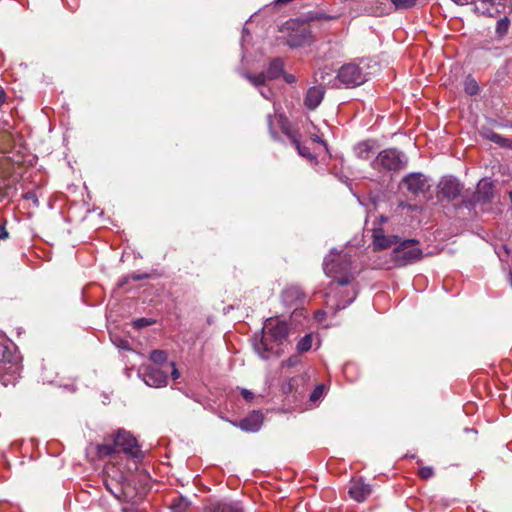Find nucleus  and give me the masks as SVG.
<instances>
[{"mask_svg":"<svg viewBox=\"0 0 512 512\" xmlns=\"http://www.w3.org/2000/svg\"><path fill=\"white\" fill-rule=\"evenodd\" d=\"M286 29L289 32L286 43L291 48H298L310 45L313 40V34L310 28L297 20H290L286 22Z\"/></svg>","mask_w":512,"mask_h":512,"instance_id":"nucleus-5","label":"nucleus"},{"mask_svg":"<svg viewBox=\"0 0 512 512\" xmlns=\"http://www.w3.org/2000/svg\"><path fill=\"white\" fill-rule=\"evenodd\" d=\"M124 473L113 463H108L104 468V485L115 497L120 498L124 492Z\"/></svg>","mask_w":512,"mask_h":512,"instance_id":"nucleus-8","label":"nucleus"},{"mask_svg":"<svg viewBox=\"0 0 512 512\" xmlns=\"http://www.w3.org/2000/svg\"><path fill=\"white\" fill-rule=\"evenodd\" d=\"M361 6L366 13L373 16L389 15L397 11L392 0H362Z\"/></svg>","mask_w":512,"mask_h":512,"instance_id":"nucleus-10","label":"nucleus"},{"mask_svg":"<svg viewBox=\"0 0 512 512\" xmlns=\"http://www.w3.org/2000/svg\"><path fill=\"white\" fill-rule=\"evenodd\" d=\"M284 72V62L281 58H274L270 61L266 71L268 80H274L282 76Z\"/></svg>","mask_w":512,"mask_h":512,"instance_id":"nucleus-23","label":"nucleus"},{"mask_svg":"<svg viewBox=\"0 0 512 512\" xmlns=\"http://www.w3.org/2000/svg\"><path fill=\"white\" fill-rule=\"evenodd\" d=\"M372 488L362 478H354L350 482L349 495L357 502H363L371 494Z\"/></svg>","mask_w":512,"mask_h":512,"instance_id":"nucleus-16","label":"nucleus"},{"mask_svg":"<svg viewBox=\"0 0 512 512\" xmlns=\"http://www.w3.org/2000/svg\"><path fill=\"white\" fill-rule=\"evenodd\" d=\"M282 75H283L284 80H285L287 83H289V84L294 83V82L296 81L295 76H294V75H292V74H285V73L283 72V74H282Z\"/></svg>","mask_w":512,"mask_h":512,"instance_id":"nucleus-41","label":"nucleus"},{"mask_svg":"<svg viewBox=\"0 0 512 512\" xmlns=\"http://www.w3.org/2000/svg\"><path fill=\"white\" fill-rule=\"evenodd\" d=\"M5 101V95H4V92L3 91H0V106L4 103Z\"/></svg>","mask_w":512,"mask_h":512,"instance_id":"nucleus-47","label":"nucleus"},{"mask_svg":"<svg viewBox=\"0 0 512 512\" xmlns=\"http://www.w3.org/2000/svg\"><path fill=\"white\" fill-rule=\"evenodd\" d=\"M150 360L156 364H162L167 360V354L163 350H153L150 353Z\"/></svg>","mask_w":512,"mask_h":512,"instance_id":"nucleus-29","label":"nucleus"},{"mask_svg":"<svg viewBox=\"0 0 512 512\" xmlns=\"http://www.w3.org/2000/svg\"><path fill=\"white\" fill-rule=\"evenodd\" d=\"M336 18H337L336 16H330V15H325V14H320L317 17V19H322V20H334Z\"/></svg>","mask_w":512,"mask_h":512,"instance_id":"nucleus-44","label":"nucleus"},{"mask_svg":"<svg viewBox=\"0 0 512 512\" xmlns=\"http://www.w3.org/2000/svg\"><path fill=\"white\" fill-rule=\"evenodd\" d=\"M325 316H326V313L323 310H318L315 312V318L319 321L323 320L325 318Z\"/></svg>","mask_w":512,"mask_h":512,"instance_id":"nucleus-43","label":"nucleus"},{"mask_svg":"<svg viewBox=\"0 0 512 512\" xmlns=\"http://www.w3.org/2000/svg\"><path fill=\"white\" fill-rule=\"evenodd\" d=\"M356 294H357V293H356V291H355V290H353V294H352V296L349 298V300H347L343 305H341V304H339V303H338V304H336V306H335V310H340V309L345 308L348 304H350V303L355 299Z\"/></svg>","mask_w":512,"mask_h":512,"instance_id":"nucleus-38","label":"nucleus"},{"mask_svg":"<svg viewBox=\"0 0 512 512\" xmlns=\"http://www.w3.org/2000/svg\"><path fill=\"white\" fill-rule=\"evenodd\" d=\"M399 238L397 236H387L382 228H374L372 230V247L374 251L390 248L397 244Z\"/></svg>","mask_w":512,"mask_h":512,"instance_id":"nucleus-17","label":"nucleus"},{"mask_svg":"<svg viewBox=\"0 0 512 512\" xmlns=\"http://www.w3.org/2000/svg\"><path fill=\"white\" fill-rule=\"evenodd\" d=\"M326 75H327V76H331V75H332V74H331V70H329V71H326L325 69L320 70V71H318V72L315 74V76H316V80H317V81H318V80H320L322 83H325Z\"/></svg>","mask_w":512,"mask_h":512,"instance_id":"nucleus-35","label":"nucleus"},{"mask_svg":"<svg viewBox=\"0 0 512 512\" xmlns=\"http://www.w3.org/2000/svg\"><path fill=\"white\" fill-rule=\"evenodd\" d=\"M439 194L448 200L456 199L463 189L462 184L454 177H444L440 181Z\"/></svg>","mask_w":512,"mask_h":512,"instance_id":"nucleus-13","label":"nucleus"},{"mask_svg":"<svg viewBox=\"0 0 512 512\" xmlns=\"http://www.w3.org/2000/svg\"><path fill=\"white\" fill-rule=\"evenodd\" d=\"M241 395H242V397H243L246 401H248V402H250V401H252V400L254 399V394H253V392H251V391H250V390H248V389H244V388H243V389L241 390Z\"/></svg>","mask_w":512,"mask_h":512,"instance_id":"nucleus-37","label":"nucleus"},{"mask_svg":"<svg viewBox=\"0 0 512 512\" xmlns=\"http://www.w3.org/2000/svg\"><path fill=\"white\" fill-rule=\"evenodd\" d=\"M337 79L347 87H355L365 82V75L358 65L348 63L339 69Z\"/></svg>","mask_w":512,"mask_h":512,"instance_id":"nucleus-9","label":"nucleus"},{"mask_svg":"<svg viewBox=\"0 0 512 512\" xmlns=\"http://www.w3.org/2000/svg\"><path fill=\"white\" fill-rule=\"evenodd\" d=\"M190 503L184 497H177L173 500L171 504L172 512H186L189 508Z\"/></svg>","mask_w":512,"mask_h":512,"instance_id":"nucleus-28","label":"nucleus"},{"mask_svg":"<svg viewBox=\"0 0 512 512\" xmlns=\"http://www.w3.org/2000/svg\"><path fill=\"white\" fill-rule=\"evenodd\" d=\"M418 475L423 480H428L434 476V469L431 466H422L419 468Z\"/></svg>","mask_w":512,"mask_h":512,"instance_id":"nucleus-32","label":"nucleus"},{"mask_svg":"<svg viewBox=\"0 0 512 512\" xmlns=\"http://www.w3.org/2000/svg\"><path fill=\"white\" fill-rule=\"evenodd\" d=\"M509 20L508 18L504 17L500 20L497 21V25H496V32L500 35V36H503L507 33L508 31V28H509Z\"/></svg>","mask_w":512,"mask_h":512,"instance_id":"nucleus-31","label":"nucleus"},{"mask_svg":"<svg viewBox=\"0 0 512 512\" xmlns=\"http://www.w3.org/2000/svg\"><path fill=\"white\" fill-rule=\"evenodd\" d=\"M14 353L12 351L11 344L5 335H0V376L6 369V365L10 366L7 368L12 375L17 373V365L12 364Z\"/></svg>","mask_w":512,"mask_h":512,"instance_id":"nucleus-12","label":"nucleus"},{"mask_svg":"<svg viewBox=\"0 0 512 512\" xmlns=\"http://www.w3.org/2000/svg\"><path fill=\"white\" fill-rule=\"evenodd\" d=\"M245 78L254 86L256 87H263L266 84V81L268 80L267 75L265 73H258V74H245Z\"/></svg>","mask_w":512,"mask_h":512,"instance_id":"nucleus-27","label":"nucleus"},{"mask_svg":"<svg viewBox=\"0 0 512 512\" xmlns=\"http://www.w3.org/2000/svg\"><path fill=\"white\" fill-rule=\"evenodd\" d=\"M377 145L373 140H365L359 142L354 147V153L359 159L368 160L370 159L376 152Z\"/></svg>","mask_w":512,"mask_h":512,"instance_id":"nucleus-22","label":"nucleus"},{"mask_svg":"<svg viewBox=\"0 0 512 512\" xmlns=\"http://www.w3.org/2000/svg\"><path fill=\"white\" fill-rule=\"evenodd\" d=\"M170 365L172 367L171 376L174 380H176L180 377V373H179L178 369L176 368V365L174 362H171Z\"/></svg>","mask_w":512,"mask_h":512,"instance_id":"nucleus-40","label":"nucleus"},{"mask_svg":"<svg viewBox=\"0 0 512 512\" xmlns=\"http://www.w3.org/2000/svg\"><path fill=\"white\" fill-rule=\"evenodd\" d=\"M494 186L492 182L483 179L479 181L473 199L479 203H489L493 197Z\"/></svg>","mask_w":512,"mask_h":512,"instance_id":"nucleus-21","label":"nucleus"},{"mask_svg":"<svg viewBox=\"0 0 512 512\" xmlns=\"http://www.w3.org/2000/svg\"><path fill=\"white\" fill-rule=\"evenodd\" d=\"M452 1L458 5H466V4L470 3L472 0H452Z\"/></svg>","mask_w":512,"mask_h":512,"instance_id":"nucleus-46","label":"nucleus"},{"mask_svg":"<svg viewBox=\"0 0 512 512\" xmlns=\"http://www.w3.org/2000/svg\"><path fill=\"white\" fill-rule=\"evenodd\" d=\"M397 244L389 255L379 258L375 263L376 268L389 270L394 267H404L422 258L423 253L417 240L406 239Z\"/></svg>","mask_w":512,"mask_h":512,"instance_id":"nucleus-3","label":"nucleus"},{"mask_svg":"<svg viewBox=\"0 0 512 512\" xmlns=\"http://www.w3.org/2000/svg\"><path fill=\"white\" fill-rule=\"evenodd\" d=\"M475 12L483 16L495 17L504 9L501 0H473Z\"/></svg>","mask_w":512,"mask_h":512,"instance_id":"nucleus-14","label":"nucleus"},{"mask_svg":"<svg viewBox=\"0 0 512 512\" xmlns=\"http://www.w3.org/2000/svg\"><path fill=\"white\" fill-rule=\"evenodd\" d=\"M140 375L150 387H163L168 382L167 373L156 367L143 366L140 369Z\"/></svg>","mask_w":512,"mask_h":512,"instance_id":"nucleus-11","label":"nucleus"},{"mask_svg":"<svg viewBox=\"0 0 512 512\" xmlns=\"http://www.w3.org/2000/svg\"><path fill=\"white\" fill-rule=\"evenodd\" d=\"M263 422V416L259 411H253L244 419L240 420L238 423H233L235 426L239 427L243 431L246 432H256L261 428Z\"/></svg>","mask_w":512,"mask_h":512,"instance_id":"nucleus-19","label":"nucleus"},{"mask_svg":"<svg viewBox=\"0 0 512 512\" xmlns=\"http://www.w3.org/2000/svg\"><path fill=\"white\" fill-rule=\"evenodd\" d=\"M350 368H351V366H349V365L345 366L344 372H347V370L350 369Z\"/></svg>","mask_w":512,"mask_h":512,"instance_id":"nucleus-49","label":"nucleus"},{"mask_svg":"<svg viewBox=\"0 0 512 512\" xmlns=\"http://www.w3.org/2000/svg\"><path fill=\"white\" fill-rule=\"evenodd\" d=\"M259 91H260V93H261V95H262L263 97H265V98H267V99L269 98V96L267 95L266 91H263L262 89H260Z\"/></svg>","mask_w":512,"mask_h":512,"instance_id":"nucleus-48","label":"nucleus"},{"mask_svg":"<svg viewBox=\"0 0 512 512\" xmlns=\"http://www.w3.org/2000/svg\"><path fill=\"white\" fill-rule=\"evenodd\" d=\"M313 337L312 334H306L303 336L296 345V350L298 353L308 352L312 348Z\"/></svg>","mask_w":512,"mask_h":512,"instance_id":"nucleus-25","label":"nucleus"},{"mask_svg":"<svg viewBox=\"0 0 512 512\" xmlns=\"http://www.w3.org/2000/svg\"><path fill=\"white\" fill-rule=\"evenodd\" d=\"M205 512H243L236 503H215L209 506Z\"/></svg>","mask_w":512,"mask_h":512,"instance_id":"nucleus-24","label":"nucleus"},{"mask_svg":"<svg viewBox=\"0 0 512 512\" xmlns=\"http://www.w3.org/2000/svg\"><path fill=\"white\" fill-rule=\"evenodd\" d=\"M464 91L469 96H475L479 92V85L477 81L471 77L467 76L464 81Z\"/></svg>","mask_w":512,"mask_h":512,"instance_id":"nucleus-26","label":"nucleus"},{"mask_svg":"<svg viewBox=\"0 0 512 512\" xmlns=\"http://www.w3.org/2000/svg\"><path fill=\"white\" fill-rule=\"evenodd\" d=\"M133 278H134L135 280H140V279H142V277H140V276H135V277H133Z\"/></svg>","mask_w":512,"mask_h":512,"instance_id":"nucleus-50","label":"nucleus"},{"mask_svg":"<svg viewBox=\"0 0 512 512\" xmlns=\"http://www.w3.org/2000/svg\"><path fill=\"white\" fill-rule=\"evenodd\" d=\"M491 140L496 142V143H501L502 144V141L504 139L500 135H498V134H493L492 137H491Z\"/></svg>","mask_w":512,"mask_h":512,"instance_id":"nucleus-45","label":"nucleus"},{"mask_svg":"<svg viewBox=\"0 0 512 512\" xmlns=\"http://www.w3.org/2000/svg\"><path fill=\"white\" fill-rule=\"evenodd\" d=\"M273 120H276L278 122V124L280 125V128H281V131L289 137V139L294 144L298 153L301 156H303L307 159H315L314 155L310 152V150L306 146H303L300 143L299 134L291 131L290 123H289L288 119L282 114L275 115L274 117H272V116L268 117L270 132L274 138H276V134L272 128Z\"/></svg>","mask_w":512,"mask_h":512,"instance_id":"nucleus-6","label":"nucleus"},{"mask_svg":"<svg viewBox=\"0 0 512 512\" xmlns=\"http://www.w3.org/2000/svg\"><path fill=\"white\" fill-rule=\"evenodd\" d=\"M403 183L406 185L409 192L414 195L424 192L427 188V181L425 177L420 173H411L403 179Z\"/></svg>","mask_w":512,"mask_h":512,"instance_id":"nucleus-18","label":"nucleus"},{"mask_svg":"<svg viewBox=\"0 0 512 512\" xmlns=\"http://www.w3.org/2000/svg\"><path fill=\"white\" fill-rule=\"evenodd\" d=\"M300 363L298 355H292L281 363L282 367H294Z\"/></svg>","mask_w":512,"mask_h":512,"instance_id":"nucleus-34","label":"nucleus"},{"mask_svg":"<svg viewBox=\"0 0 512 512\" xmlns=\"http://www.w3.org/2000/svg\"><path fill=\"white\" fill-rule=\"evenodd\" d=\"M96 454L99 458L113 456L116 453L123 452L133 458H142L136 438L128 431L119 429L113 435L106 437L102 444L95 446Z\"/></svg>","mask_w":512,"mask_h":512,"instance_id":"nucleus-2","label":"nucleus"},{"mask_svg":"<svg viewBox=\"0 0 512 512\" xmlns=\"http://www.w3.org/2000/svg\"><path fill=\"white\" fill-rule=\"evenodd\" d=\"M289 334L288 325L275 319H268L263 328L262 336L255 340L254 348L262 359L279 357L283 354V344Z\"/></svg>","mask_w":512,"mask_h":512,"instance_id":"nucleus-1","label":"nucleus"},{"mask_svg":"<svg viewBox=\"0 0 512 512\" xmlns=\"http://www.w3.org/2000/svg\"><path fill=\"white\" fill-rule=\"evenodd\" d=\"M154 324V320L148 319V318H138L133 321V326L137 329L147 327Z\"/></svg>","mask_w":512,"mask_h":512,"instance_id":"nucleus-33","label":"nucleus"},{"mask_svg":"<svg viewBox=\"0 0 512 512\" xmlns=\"http://www.w3.org/2000/svg\"><path fill=\"white\" fill-rule=\"evenodd\" d=\"M6 221H3V223L0 225V240L6 239L9 236V233L6 230Z\"/></svg>","mask_w":512,"mask_h":512,"instance_id":"nucleus-39","label":"nucleus"},{"mask_svg":"<svg viewBox=\"0 0 512 512\" xmlns=\"http://www.w3.org/2000/svg\"><path fill=\"white\" fill-rule=\"evenodd\" d=\"M325 94V89L322 85L310 87L304 98V105L309 110L316 109L322 102Z\"/></svg>","mask_w":512,"mask_h":512,"instance_id":"nucleus-20","label":"nucleus"},{"mask_svg":"<svg viewBox=\"0 0 512 512\" xmlns=\"http://www.w3.org/2000/svg\"><path fill=\"white\" fill-rule=\"evenodd\" d=\"M24 197H25V199H28V200H30V199H31V200H33V201H34V203H37V202H38V200H37V197H36L35 193H34V192H32V191L27 192V193L24 195Z\"/></svg>","mask_w":512,"mask_h":512,"instance_id":"nucleus-42","label":"nucleus"},{"mask_svg":"<svg viewBox=\"0 0 512 512\" xmlns=\"http://www.w3.org/2000/svg\"><path fill=\"white\" fill-rule=\"evenodd\" d=\"M418 0H392L397 10H407L416 5Z\"/></svg>","mask_w":512,"mask_h":512,"instance_id":"nucleus-30","label":"nucleus"},{"mask_svg":"<svg viewBox=\"0 0 512 512\" xmlns=\"http://www.w3.org/2000/svg\"><path fill=\"white\" fill-rule=\"evenodd\" d=\"M281 299L287 307L297 309L304 303L305 294L299 286H289L283 290Z\"/></svg>","mask_w":512,"mask_h":512,"instance_id":"nucleus-15","label":"nucleus"},{"mask_svg":"<svg viewBox=\"0 0 512 512\" xmlns=\"http://www.w3.org/2000/svg\"><path fill=\"white\" fill-rule=\"evenodd\" d=\"M322 391H323V386H322V385L317 386V387L313 390V392H312V394H311V397H310V398H311V400H313V401L317 400V399L321 396Z\"/></svg>","mask_w":512,"mask_h":512,"instance_id":"nucleus-36","label":"nucleus"},{"mask_svg":"<svg viewBox=\"0 0 512 512\" xmlns=\"http://www.w3.org/2000/svg\"><path fill=\"white\" fill-rule=\"evenodd\" d=\"M373 169L382 170H400L405 167V161L402 154L396 149H385L371 162Z\"/></svg>","mask_w":512,"mask_h":512,"instance_id":"nucleus-7","label":"nucleus"},{"mask_svg":"<svg viewBox=\"0 0 512 512\" xmlns=\"http://www.w3.org/2000/svg\"><path fill=\"white\" fill-rule=\"evenodd\" d=\"M323 271L327 277L332 279L328 287L331 291L335 285H349L355 278L351 257L346 253L331 252L327 255L324 258Z\"/></svg>","mask_w":512,"mask_h":512,"instance_id":"nucleus-4","label":"nucleus"}]
</instances>
